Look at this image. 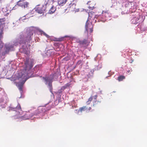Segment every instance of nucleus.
Here are the masks:
<instances>
[{"label":"nucleus","instance_id":"1","mask_svg":"<svg viewBox=\"0 0 147 147\" xmlns=\"http://www.w3.org/2000/svg\"><path fill=\"white\" fill-rule=\"evenodd\" d=\"M33 35L32 32H26L20 34L17 39V42L20 44L26 45L29 42L31 39V36Z\"/></svg>","mask_w":147,"mask_h":147},{"label":"nucleus","instance_id":"2","mask_svg":"<svg viewBox=\"0 0 147 147\" xmlns=\"http://www.w3.org/2000/svg\"><path fill=\"white\" fill-rule=\"evenodd\" d=\"M101 18V16L95 15L94 12L91 11L88 13V17L87 20L89 21L90 22V21L95 23L97 21L99 22V20Z\"/></svg>","mask_w":147,"mask_h":147},{"label":"nucleus","instance_id":"3","mask_svg":"<svg viewBox=\"0 0 147 147\" xmlns=\"http://www.w3.org/2000/svg\"><path fill=\"white\" fill-rule=\"evenodd\" d=\"M6 20L5 18H0V39L2 37V34L3 33V26L4 25L5 23H3ZM3 47V45L2 44L0 43V50H1Z\"/></svg>","mask_w":147,"mask_h":147},{"label":"nucleus","instance_id":"4","mask_svg":"<svg viewBox=\"0 0 147 147\" xmlns=\"http://www.w3.org/2000/svg\"><path fill=\"white\" fill-rule=\"evenodd\" d=\"M94 23V22H90L88 20H87L86 23L85 28L86 30L87 31H88L89 29L90 30V32H92L93 31V26L92 23Z\"/></svg>","mask_w":147,"mask_h":147},{"label":"nucleus","instance_id":"5","mask_svg":"<svg viewBox=\"0 0 147 147\" xmlns=\"http://www.w3.org/2000/svg\"><path fill=\"white\" fill-rule=\"evenodd\" d=\"M35 10L38 13L43 14L45 10V7L43 5H38L35 8Z\"/></svg>","mask_w":147,"mask_h":147},{"label":"nucleus","instance_id":"6","mask_svg":"<svg viewBox=\"0 0 147 147\" xmlns=\"http://www.w3.org/2000/svg\"><path fill=\"white\" fill-rule=\"evenodd\" d=\"M110 15V14L108 12V11H102V15L100 16H101V18H100V20H99L100 22L101 21L104 22L106 20V19H105V18H107L109 17Z\"/></svg>","mask_w":147,"mask_h":147},{"label":"nucleus","instance_id":"7","mask_svg":"<svg viewBox=\"0 0 147 147\" xmlns=\"http://www.w3.org/2000/svg\"><path fill=\"white\" fill-rule=\"evenodd\" d=\"M42 78L44 80L46 84H47L50 82H52L53 81V78H51L50 76L43 77Z\"/></svg>","mask_w":147,"mask_h":147},{"label":"nucleus","instance_id":"8","mask_svg":"<svg viewBox=\"0 0 147 147\" xmlns=\"http://www.w3.org/2000/svg\"><path fill=\"white\" fill-rule=\"evenodd\" d=\"M97 97V95H96L93 96V98L94 99V102L93 105V106H96V103L97 102L96 100ZM93 96H91L88 99V100L90 101L91 102L92 101V100L93 99Z\"/></svg>","mask_w":147,"mask_h":147},{"label":"nucleus","instance_id":"9","mask_svg":"<svg viewBox=\"0 0 147 147\" xmlns=\"http://www.w3.org/2000/svg\"><path fill=\"white\" fill-rule=\"evenodd\" d=\"M46 111V110L45 107H40L36 111L37 113H34V115H36L37 114H38L40 113H41L42 112H45Z\"/></svg>","mask_w":147,"mask_h":147},{"label":"nucleus","instance_id":"10","mask_svg":"<svg viewBox=\"0 0 147 147\" xmlns=\"http://www.w3.org/2000/svg\"><path fill=\"white\" fill-rule=\"evenodd\" d=\"M87 4L89 6L88 7L89 9H94V6L95 5V3L93 1H88Z\"/></svg>","mask_w":147,"mask_h":147},{"label":"nucleus","instance_id":"11","mask_svg":"<svg viewBox=\"0 0 147 147\" xmlns=\"http://www.w3.org/2000/svg\"><path fill=\"white\" fill-rule=\"evenodd\" d=\"M27 78H26V79L25 80L23 81V82L19 84L18 85V89L19 90H20V91L21 92H22V88L23 87V84L25 83V82L26 81V80H27Z\"/></svg>","mask_w":147,"mask_h":147},{"label":"nucleus","instance_id":"12","mask_svg":"<svg viewBox=\"0 0 147 147\" xmlns=\"http://www.w3.org/2000/svg\"><path fill=\"white\" fill-rule=\"evenodd\" d=\"M78 42L79 43L80 45L83 46L86 45L87 44L88 42L86 40L84 39L82 40L79 41Z\"/></svg>","mask_w":147,"mask_h":147},{"label":"nucleus","instance_id":"13","mask_svg":"<svg viewBox=\"0 0 147 147\" xmlns=\"http://www.w3.org/2000/svg\"><path fill=\"white\" fill-rule=\"evenodd\" d=\"M67 0H57V2L58 5L63 6L65 4Z\"/></svg>","mask_w":147,"mask_h":147},{"label":"nucleus","instance_id":"14","mask_svg":"<svg viewBox=\"0 0 147 147\" xmlns=\"http://www.w3.org/2000/svg\"><path fill=\"white\" fill-rule=\"evenodd\" d=\"M139 18H134L132 20V23L133 24H137L139 21Z\"/></svg>","mask_w":147,"mask_h":147},{"label":"nucleus","instance_id":"15","mask_svg":"<svg viewBox=\"0 0 147 147\" xmlns=\"http://www.w3.org/2000/svg\"><path fill=\"white\" fill-rule=\"evenodd\" d=\"M56 10V8L54 7L53 6L50 8L49 11V14H52Z\"/></svg>","mask_w":147,"mask_h":147},{"label":"nucleus","instance_id":"16","mask_svg":"<svg viewBox=\"0 0 147 147\" xmlns=\"http://www.w3.org/2000/svg\"><path fill=\"white\" fill-rule=\"evenodd\" d=\"M50 39L51 41H60L61 40V39L60 38H56L53 37H51Z\"/></svg>","mask_w":147,"mask_h":147},{"label":"nucleus","instance_id":"17","mask_svg":"<svg viewBox=\"0 0 147 147\" xmlns=\"http://www.w3.org/2000/svg\"><path fill=\"white\" fill-rule=\"evenodd\" d=\"M25 0H20L17 3L18 5L19 6L22 7L23 5V4H24V1Z\"/></svg>","mask_w":147,"mask_h":147},{"label":"nucleus","instance_id":"18","mask_svg":"<svg viewBox=\"0 0 147 147\" xmlns=\"http://www.w3.org/2000/svg\"><path fill=\"white\" fill-rule=\"evenodd\" d=\"M125 78V77L121 75L119 76L118 77L117 80L119 81H122L123 79Z\"/></svg>","mask_w":147,"mask_h":147},{"label":"nucleus","instance_id":"19","mask_svg":"<svg viewBox=\"0 0 147 147\" xmlns=\"http://www.w3.org/2000/svg\"><path fill=\"white\" fill-rule=\"evenodd\" d=\"M87 107L86 106H83L82 107H80L79 109V111L81 112H82V111H85V110L86 111Z\"/></svg>","mask_w":147,"mask_h":147},{"label":"nucleus","instance_id":"20","mask_svg":"<svg viewBox=\"0 0 147 147\" xmlns=\"http://www.w3.org/2000/svg\"><path fill=\"white\" fill-rule=\"evenodd\" d=\"M75 5L73 4L70 7V9L71 10V11L76 12V10L75 9Z\"/></svg>","mask_w":147,"mask_h":147},{"label":"nucleus","instance_id":"21","mask_svg":"<svg viewBox=\"0 0 147 147\" xmlns=\"http://www.w3.org/2000/svg\"><path fill=\"white\" fill-rule=\"evenodd\" d=\"M17 108H13L11 107H9L8 108V110L9 111H14L17 110Z\"/></svg>","mask_w":147,"mask_h":147},{"label":"nucleus","instance_id":"22","mask_svg":"<svg viewBox=\"0 0 147 147\" xmlns=\"http://www.w3.org/2000/svg\"><path fill=\"white\" fill-rule=\"evenodd\" d=\"M24 3L23 5L22 6V7L24 8L27 7L29 4L27 2H24Z\"/></svg>","mask_w":147,"mask_h":147},{"label":"nucleus","instance_id":"23","mask_svg":"<svg viewBox=\"0 0 147 147\" xmlns=\"http://www.w3.org/2000/svg\"><path fill=\"white\" fill-rule=\"evenodd\" d=\"M132 2H129L127 3H126L125 5L126 7H130L131 5H132Z\"/></svg>","mask_w":147,"mask_h":147},{"label":"nucleus","instance_id":"24","mask_svg":"<svg viewBox=\"0 0 147 147\" xmlns=\"http://www.w3.org/2000/svg\"><path fill=\"white\" fill-rule=\"evenodd\" d=\"M28 59H27L26 60V62L25 63V65L27 67H28Z\"/></svg>","mask_w":147,"mask_h":147},{"label":"nucleus","instance_id":"25","mask_svg":"<svg viewBox=\"0 0 147 147\" xmlns=\"http://www.w3.org/2000/svg\"><path fill=\"white\" fill-rule=\"evenodd\" d=\"M9 48H7V47L6 48V50H5V53H4V54H6L9 52Z\"/></svg>","mask_w":147,"mask_h":147},{"label":"nucleus","instance_id":"26","mask_svg":"<svg viewBox=\"0 0 147 147\" xmlns=\"http://www.w3.org/2000/svg\"><path fill=\"white\" fill-rule=\"evenodd\" d=\"M52 82H50V83H49L48 84L49 86L50 87V88L51 89L52 88Z\"/></svg>","mask_w":147,"mask_h":147},{"label":"nucleus","instance_id":"27","mask_svg":"<svg viewBox=\"0 0 147 147\" xmlns=\"http://www.w3.org/2000/svg\"><path fill=\"white\" fill-rule=\"evenodd\" d=\"M42 34L44 35L47 38H49V36L44 32H42Z\"/></svg>","mask_w":147,"mask_h":147},{"label":"nucleus","instance_id":"28","mask_svg":"<svg viewBox=\"0 0 147 147\" xmlns=\"http://www.w3.org/2000/svg\"><path fill=\"white\" fill-rule=\"evenodd\" d=\"M92 109V108L91 107H89L88 108H87L86 109V111L89 112Z\"/></svg>","mask_w":147,"mask_h":147},{"label":"nucleus","instance_id":"29","mask_svg":"<svg viewBox=\"0 0 147 147\" xmlns=\"http://www.w3.org/2000/svg\"><path fill=\"white\" fill-rule=\"evenodd\" d=\"M3 11H1V12L0 11V17H3Z\"/></svg>","mask_w":147,"mask_h":147},{"label":"nucleus","instance_id":"30","mask_svg":"<svg viewBox=\"0 0 147 147\" xmlns=\"http://www.w3.org/2000/svg\"><path fill=\"white\" fill-rule=\"evenodd\" d=\"M66 88H67L66 87V86H65V85L62 87L61 88V90H64Z\"/></svg>","mask_w":147,"mask_h":147},{"label":"nucleus","instance_id":"31","mask_svg":"<svg viewBox=\"0 0 147 147\" xmlns=\"http://www.w3.org/2000/svg\"><path fill=\"white\" fill-rule=\"evenodd\" d=\"M70 85V84L69 83H67L65 85V86L67 88V87H69Z\"/></svg>","mask_w":147,"mask_h":147},{"label":"nucleus","instance_id":"32","mask_svg":"<svg viewBox=\"0 0 147 147\" xmlns=\"http://www.w3.org/2000/svg\"><path fill=\"white\" fill-rule=\"evenodd\" d=\"M90 76L89 74H88L87 75V80H86V81H87L88 80V78H90Z\"/></svg>","mask_w":147,"mask_h":147},{"label":"nucleus","instance_id":"33","mask_svg":"<svg viewBox=\"0 0 147 147\" xmlns=\"http://www.w3.org/2000/svg\"><path fill=\"white\" fill-rule=\"evenodd\" d=\"M91 102L90 101L88 100L86 102V103L87 105H89L90 103Z\"/></svg>","mask_w":147,"mask_h":147},{"label":"nucleus","instance_id":"34","mask_svg":"<svg viewBox=\"0 0 147 147\" xmlns=\"http://www.w3.org/2000/svg\"><path fill=\"white\" fill-rule=\"evenodd\" d=\"M132 70L131 69L130 70H128L127 71V72L128 73H130V72H131V71H132Z\"/></svg>","mask_w":147,"mask_h":147},{"label":"nucleus","instance_id":"35","mask_svg":"<svg viewBox=\"0 0 147 147\" xmlns=\"http://www.w3.org/2000/svg\"><path fill=\"white\" fill-rule=\"evenodd\" d=\"M4 101V100L2 98L0 99V102H3Z\"/></svg>","mask_w":147,"mask_h":147},{"label":"nucleus","instance_id":"36","mask_svg":"<svg viewBox=\"0 0 147 147\" xmlns=\"http://www.w3.org/2000/svg\"><path fill=\"white\" fill-rule=\"evenodd\" d=\"M18 110L19 111H21V109L20 106H19V108H18Z\"/></svg>","mask_w":147,"mask_h":147},{"label":"nucleus","instance_id":"37","mask_svg":"<svg viewBox=\"0 0 147 147\" xmlns=\"http://www.w3.org/2000/svg\"><path fill=\"white\" fill-rule=\"evenodd\" d=\"M133 61V60H132L131 62H130V63H131Z\"/></svg>","mask_w":147,"mask_h":147},{"label":"nucleus","instance_id":"38","mask_svg":"<svg viewBox=\"0 0 147 147\" xmlns=\"http://www.w3.org/2000/svg\"><path fill=\"white\" fill-rule=\"evenodd\" d=\"M25 19V18H24L22 19V20H24V19Z\"/></svg>","mask_w":147,"mask_h":147},{"label":"nucleus","instance_id":"39","mask_svg":"<svg viewBox=\"0 0 147 147\" xmlns=\"http://www.w3.org/2000/svg\"><path fill=\"white\" fill-rule=\"evenodd\" d=\"M98 101H97V103H98Z\"/></svg>","mask_w":147,"mask_h":147}]
</instances>
